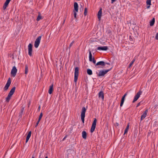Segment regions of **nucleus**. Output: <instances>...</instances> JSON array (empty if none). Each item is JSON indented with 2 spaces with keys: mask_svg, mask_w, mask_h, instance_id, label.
Listing matches in <instances>:
<instances>
[{
  "mask_svg": "<svg viewBox=\"0 0 158 158\" xmlns=\"http://www.w3.org/2000/svg\"><path fill=\"white\" fill-rule=\"evenodd\" d=\"M28 72V67L27 64L25 65V73L27 74Z\"/></svg>",
  "mask_w": 158,
  "mask_h": 158,
  "instance_id": "nucleus-23",
  "label": "nucleus"
},
{
  "mask_svg": "<svg viewBox=\"0 0 158 158\" xmlns=\"http://www.w3.org/2000/svg\"><path fill=\"white\" fill-rule=\"evenodd\" d=\"M24 110V108L23 107L21 109V111L19 114V116H20L21 117L22 116V114H23Z\"/></svg>",
  "mask_w": 158,
  "mask_h": 158,
  "instance_id": "nucleus-29",
  "label": "nucleus"
},
{
  "mask_svg": "<svg viewBox=\"0 0 158 158\" xmlns=\"http://www.w3.org/2000/svg\"><path fill=\"white\" fill-rule=\"evenodd\" d=\"M53 84H52L51 85L49 88V89L48 90V92L49 94H51L52 93L53 90Z\"/></svg>",
  "mask_w": 158,
  "mask_h": 158,
  "instance_id": "nucleus-16",
  "label": "nucleus"
},
{
  "mask_svg": "<svg viewBox=\"0 0 158 158\" xmlns=\"http://www.w3.org/2000/svg\"><path fill=\"white\" fill-rule=\"evenodd\" d=\"M97 121V119L96 118H94L90 129V132L91 133H93L96 127Z\"/></svg>",
  "mask_w": 158,
  "mask_h": 158,
  "instance_id": "nucleus-5",
  "label": "nucleus"
},
{
  "mask_svg": "<svg viewBox=\"0 0 158 158\" xmlns=\"http://www.w3.org/2000/svg\"><path fill=\"white\" fill-rule=\"evenodd\" d=\"M41 38V36L40 35L38 36L36 39L34 44V46L35 48H36L38 47L40 43Z\"/></svg>",
  "mask_w": 158,
  "mask_h": 158,
  "instance_id": "nucleus-6",
  "label": "nucleus"
},
{
  "mask_svg": "<svg viewBox=\"0 0 158 158\" xmlns=\"http://www.w3.org/2000/svg\"><path fill=\"white\" fill-rule=\"evenodd\" d=\"M45 158H48V157L47 156L45 157Z\"/></svg>",
  "mask_w": 158,
  "mask_h": 158,
  "instance_id": "nucleus-49",
  "label": "nucleus"
},
{
  "mask_svg": "<svg viewBox=\"0 0 158 158\" xmlns=\"http://www.w3.org/2000/svg\"><path fill=\"white\" fill-rule=\"evenodd\" d=\"M42 116H43V113H42V112H41L40 114V116H39L38 120L40 121Z\"/></svg>",
  "mask_w": 158,
  "mask_h": 158,
  "instance_id": "nucleus-32",
  "label": "nucleus"
},
{
  "mask_svg": "<svg viewBox=\"0 0 158 158\" xmlns=\"http://www.w3.org/2000/svg\"><path fill=\"white\" fill-rule=\"evenodd\" d=\"M112 69V67L110 68V69L105 70H101L99 71L98 73L96 72V74L98 77H104L108 72L110 71Z\"/></svg>",
  "mask_w": 158,
  "mask_h": 158,
  "instance_id": "nucleus-1",
  "label": "nucleus"
},
{
  "mask_svg": "<svg viewBox=\"0 0 158 158\" xmlns=\"http://www.w3.org/2000/svg\"><path fill=\"white\" fill-rule=\"evenodd\" d=\"M127 93H125V94H124V95L122 97L121 99H122V100H125V97L127 96Z\"/></svg>",
  "mask_w": 158,
  "mask_h": 158,
  "instance_id": "nucleus-35",
  "label": "nucleus"
},
{
  "mask_svg": "<svg viewBox=\"0 0 158 158\" xmlns=\"http://www.w3.org/2000/svg\"><path fill=\"white\" fill-rule=\"evenodd\" d=\"M142 91L141 90H139V91L137 92L134 97V99L132 101L133 103L134 102L138 99L140 97V95L142 94Z\"/></svg>",
  "mask_w": 158,
  "mask_h": 158,
  "instance_id": "nucleus-7",
  "label": "nucleus"
},
{
  "mask_svg": "<svg viewBox=\"0 0 158 158\" xmlns=\"http://www.w3.org/2000/svg\"><path fill=\"white\" fill-rule=\"evenodd\" d=\"M34 158V157L33 156L32 157V158Z\"/></svg>",
  "mask_w": 158,
  "mask_h": 158,
  "instance_id": "nucleus-48",
  "label": "nucleus"
},
{
  "mask_svg": "<svg viewBox=\"0 0 158 158\" xmlns=\"http://www.w3.org/2000/svg\"><path fill=\"white\" fill-rule=\"evenodd\" d=\"M80 10H83V8L82 7V9H81V8L80 9Z\"/></svg>",
  "mask_w": 158,
  "mask_h": 158,
  "instance_id": "nucleus-45",
  "label": "nucleus"
},
{
  "mask_svg": "<svg viewBox=\"0 0 158 158\" xmlns=\"http://www.w3.org/2000/svg\"><path fill=\"white\" fill-rule=\"evenodd\" d=\"M108 47L106 46L98 47L97 48V49L98 50H101L103 51H106L108 49Z\"/></svg>",
  "mask_w": 158,
  "mask_h": 158,
  "instance_id": "nucleus-13",
  "label": "nucleus"
},
{
  "mask_svg": "<svg viewBox=\"0 0 158 158\" xmlns=\"http://www.w3.org/2000/svg\"><path fill=\"white\" fill-rule=\"evenodd\" d=\"M38 109L39 110H40V106L39 107H38Z\"/></svg>",
  "mask_w": 158,
  "mask_h": 158,
  "instance_id": "nucleus-46",
  "label": "nucleus"
},
{
  "mask_svg": "<svg viewBox=\"0 0 158 158\" xmlns=\"http://www.w3.org/2000/svg\"><path fill=\"white\" fill-rule=\"evenodd\" d=\"M9 3V2L6 0L3 6V8L4 10L6 9V7L8 6Z\"/></svg>",
  "mask_w": 158,
  "mask_h": 158,
  "instance_id": "nucleus-20",
  "label": "nucleus"
},
{
  "mask_svg": "<svg viewBox=\"0 0 158 158\" xmlns=\"http://www.w3.org/2000/svg\"><path fill=\"white\" fill-rule=\"evenodd\" d=\"M80 10H83V8L82 7V9H81V8L80 9Z\"/></svg>",
  "mask_w": 158,
  "mask_h": 158,
  "instance_id": "nucleus-44",
  "label": "nucleus"
},
{
  "mask_svg": "<svg viewBox=\"0 0 158 158\" xmlns=\"http://www.w3.org/2000/svg\"><path fill=\"white\" fill-rule=\"evenodd\" d=\"M135 61V59H133L131 61L130 63V64H129V68H130V67H131V66L134 63V62Z\"/></svg>",
  "mask_w": 158,
  "mask_h": 158,
  "instance_id": "nucleus-27",
  "label": "nucleus"
},
{
  "mask_svg": "<svg viewBox=\"0 0 158 158\" xmlns=\"http://www.w3.org/2000/svg\"><path fill=\"white\" fill-rule=\"evenodd\" d=\"M42 19V18L40 14H39L37 17V19H36V20L38 21H39L40 20Z\"/></svg>",
  "mask_w": 158,
  "mask_h": 158,
  "instance_id": "nucleus-30",
  "label": "nucleus"
},
{
  "mask_svg": "<svg viewBox=\"0 0 158 158\" xmlns=\"http://www.w3.org/2000/svg\"><path fill=\"white\" fill-rule=\"evenodd\" d=\"M82 138L84 139H85L87 137V133L86 131H83L82 132Z\"/></svg>",
  "mask_w": 158,
  "mask_h": 158,
  "instance_id": "nucleus-19",
  "label": "nucleus"
},
{
  "mask_svg": "<svg viewBox=\"0 0 158 158\" xmlns=\"http://www.w3.org/2000/svg\"><path fill=\"white\" fill-rule=\"evenodd\" d=\"M130 41H132L133 42V39H132V38L131 36H130Z\"/></svg>",
  "mask_w": 158,
  "mask_h": 158,
  "instance_id": "nucleus-40",
  "label": "nucleus"
},
{
  "mask_svg": "<svg viewBox=\"0 0 158 158\" xmlns=\"http://www.w3.org/2000/svg\"><path fill=\"white\" fill-rule=\"evenodd\" d=\"M116 0H111V3H113L115 1H116Z\"/></svg>",
  "mask_w": 158,
  "mask_h": 158,
  "instance_id": "nucleus-42",
  "label": "nucleus"
},
{
  "mask_svg": "<svg viewBox=\"0 0 158 158\" xmlns=\"http://www.w3.org/2000/svg\"><path fill=\"white\" fill-rule=\"evenodd\" d=\"M155 22V19L153 18L152 20L150 21V26H152L154 25Z\"/></svg>",
  "mask_w": 158,
  "mask_h": 158,
  "instance_id": "nucleus-22",
  "label": "nucleus"
},
{
  "mask_svg": "<svg viewBox=\"0 0 158 158\" xmlns=\"http://www.w3.org/2000/svg\"><path fill=\"white\" fill-rule=\"evenodd\" d=\"M157 33H158V32Z\"/></svg>",
  "mask_w": 158,
  "mask_h": 158,
  "instance_id": "nucleus-50",
  "label": "nucleus"
},
{
  "mask_svg": "<svg viewBox=\"0 0 158 158\" xmlns=\"http://www.w3.org/2000/svg\"><path fill=\"white\" fill-rule=\"evenodd\" d=\"M89 61H92L94 64H96V60H95L94 57H93V59H92L91 52L89 50Z\"/></svg>",
  "mask_w": 158,
  "mask_h": 158,
  "instance_id": "nucleus-11",
  "label": "nucleus"
},
{
  "mask_svg": "<svg viewBox=\"0 0 158 158\" xmlns=\"http://www.w3.org/2000/svg\"><path fill=\"white\" fill-rule=\"evenodd\" d=\"M102 14V9L101 8L99 10L98 14V17L99 20H101Z\"/></svg>",
  "mask_w": 158,
  "mask_h": 158,
  "instance_id": "nucleus-15",
  "label": "nucleus"
},
{
  "mask_svg": "<svg viewBox=\"0 0 158 158\" xmlns=\"http://www.w3.org/2000/svg\"><path fill=\"white\" fill-rule=\"evenodd\" d=\"M155 39L156 40H158V33H157L155 36Z\"/></svg>",
  "mask_w": 158,
  "mask_h": 158,
  "instance_id": "nucleus-38",
  "label": "nucleus"
},
{
  "mask_svg": "<svg viewBox=\"0 0 158 158\" xmlns=\"http://www.w3.org/2000/svg\"><path fill=\"white\" fill-rule=\"evenodd\" d=\"M79 74V68L78 67H76L75 69L74 74L78 75Z\"/></svg>",
  "mask_w": 158,
  "mask_h": 158,
  "instance_id": "nucleus-25",
  "label": "nucleus"
},
{
  "mask_svg": "<svg viewBox=\"0 0 158 158\" xmlns=\"http://www.w3.org/2000/svg\"><path fill=\"white\" fill-rule=\"evenodd\" d=\"M146 4L147 5H148L147 6V8L148 9L150 7V5H151V0H147L146 1Z\"/></svg>",
  "mask_w": 158,
  "mask_h": 158,
  "instance_id": "nucleus-21",
  "label": "nucleus"
},
{
  "mask_svg": "<svg viewBox=\"0 0 158 158\" xmlns=\"http://www.w3.org/2000/svg\"><path fill=\"white\" fill-rule=\"evenodd\" d=\"M129 124H128L127 125L125 129V130L124 133V135L126 134L127 132L128 129H129Z\"/></svg>",
  "mask_w": 158,
  "mask_h": 158,
  "instance_id": "nucleus-24",
  "label": "nucleus"
},
{
  "mask_svg": "<svg viewBox=\"0 0 158 158\" xmlns=\"http://www.w3.org/2000/svg\"><path fill=\"white\" fill-rule=\"evenodd\" d=\"M78 76V75L74 74V81L75 82H77V80Z\"/></svg>",
  "mask_w": 158,
  "mask_h": 158,
  "instance_id": "nucleus-28",
  "label": "nucleus"
},
{
  "mask_svg": "<svg viewBox=\"0 0 158 158\" xmlns=\"http://www.w3.org/2000/svg\"><path fill=\"white\" fill-rule=\"evenodd\" d=\"M141 101L140 102H139L137 105V106H136V107H137L139 106L140 105L141 103Z\"/></svg>",
  "mask_w": 158,
  "mask_h": 158,
  "instance_id": "nucleus-39",
  "label": "nucleus"
},
{
  "mask_svg": "<svg viewBox=\"0 0 158 158\" xmlns=\"http://www.w3.org/2000/svg\"><path fill=\"white\" fill-rule=\"evenodd\" d=\"M67 137V135H66L64 136V137L63 138V139H62V140L63 141H64L65 139Z\"/></svg>",
  "mask_w": 158,
  "mask_h": 158,
  "instance_id": "nucleus-41",
  "label": "nucleus"
},
{
  "mask_svg": "<svg viewBox=\"0 0 158 158\" xmlns=\"http://www.w3.org/2000/svg\"><path fill=\"white\" fill-rule=\"evenodd\" d=\"M80 10H83V8L82 7V9H81V8L80 9Z\"/></svg>",
  "mask_w": 158,
  "mask_h": 158,
  "instance_id": "nucleus-43",
  "label": "nucleus"
},
{
  "mask_svg": "<svg viewBox=\"0 0 158 158\" xmlns=\"http://www.w3.org/2000/svg\"><path fill=\"white\" fill-rule=\"evenodd\" d=\"M74 10L73 12L74 13V18H76L77 12H78V6L77 2H75L74 4Z\"/></svg>",
  "mask_w": 158,
  "mask_h": 158,
  "instance_id": "nucleus-4",
  "label": "nucleus"
},
{
  "mask_svg": "<svg viewBox=\"0 0 158 158\" xmlns=\"http://www.w3.org/2000/svg\"><path fill=\"white\" fill-rule=\"evenodd\" d=\"M87 74L89 75H91L92 74V70L90 69H87Z\"/></svg>",
  "mask_w": 158,
  "mask_h": 158,
  "instance_id": "nucleus-26",
  "label": "nucleus"
},
{
  "mask_svg": "<svg viewBox=\"0 0 158 158\" xmlns=\"http://www.w3.org/2000/svg\"><path fill=\"white\" fill-rule=\"evenodd\" d=\"M11 81L10 80V77L8 79V80L7 81L6 83L4 88V90H5L6 91L8 89L9 87L10 86L11 84Z\"/></svg>",
  "mask_w": 158,
  "mask_h": 158,
  "instance_id": "nucleus-9",
  "label": "nucleus"
},
{
  "mask_svg": "<svg viewBox=\"0 0 158 158\" xmlns=\"http://www.w3.org/2000/svg\"><path fill=\"white\" fill-rule=\"evenodd\" d=\"M74 40H73L72 41V42L69 45V48H70V47L73 45V44H74Z\"/></svg>",
  "mask_w": 158,
  "mask_h": 158,
  "instance_id": "nucleus-36",
  "label": "nucleus"
},
{
  "mask_svg": "<svg viewBox=\"0 0 158 158\" xmlns=\"http://www.w3.org/2000/svg\"><path fill=\"white\" fill-rule=\"evenodd\" d=\"M81 116V118L82 121L83 123H84V121H85L84 118H85V116Z\"/></svg>",
  "mask_w": 158,
  "mask_h": 158,
  "instance_id": "nucleus-33",
  "label": "nucleus"
},
{
  "mask_svg": "<svg viewBox=\"0 0 158 158\" xmlns=\"http://www.w3.org/2000/svg\"><path fill=\"white\" fill-rule=\"evenodd\" d=\"M15 87L14 86L11 89L7 97L6 98V102H8L10 101L12 96L13 95L15 92Z\"/></svg>",
  "mask_w": 158,
  "mask_h": 158,
  "instance_id": "nucleus-3",
  "label": "nucleus"
},
{
  "mask_svg": "<svg viewBox=\"0 0 158 158\" xmlns=\"http://www.w3.org/2000/svg\"><path fill=\"white\" fill-rule=\"evenodd\" d=\"M88 11L87 9V8H85L84 10V14L85 16H86L87 15Z\"/></svg>",
  "mask_w": 158,
  "mask_h": 158,
  "instance_id": "nucleus-31",
  "label": "nucleus"
},
{
  "mask_svg": "<svg viewBox=\"0 0 158 158\" xmlns=\"http://www.w3.org/2000/svg\"><path fill=\"white\" fill-rule=\"evenodd\" d=\"M65 19H64L63 21V23L64 24V23L65 22Z\"/></svg>",
  "mask_w": 158,
  "mask_h": 158,
  "instance_id": "nucleus-47",
  "label": "nucleus"
},
{
  "mask_svg": "<svg viewBox=\"0 0 158 158\" xmlns=\"http://www.w3.org/2000/svg\"><path fill=\"white\" fill-rule=\"evenodd\" d=\"M17 72V69H16V67L15 66H13L11 70V76L13 77H14L16 76Z\"/></svg>",
  "mask_w": 158,
  "mask_h": 158,
  "instance_id": "nucleus-8",
  "label": "nucleus"
},
{
  "mask_svg": "<svg viewBox=\"0 0 158 158\" xmlns=\"http://www.w3.org/2000/svg\"><path fill=\"white\" fill-rule=\"evenodd\" d=\"M98 97L100 98H102V99H103L104 98V94L102 91H101L98 93Z\"/></svg>",
  "mask_w": 158,
  "mask_h": 158,
  "instance_id": "nucleus-18",
  "label": "nucleus"
},
{
  "mask_svg": "<svg viewBox=\"0 0 158 158\" xmlns=\"http://www.w3.org/2000/svg\"><path fill=\"white\" fill-rule=\"evenodd\" d=\"M86 109L85 107L82 108L81 116H85V113L86 111Z\"/></svg>",
  "mask_w": 158,
  "mask_h": 158,
  "instance_id": "nucleus-14",
  "label": "nucleus"
},
{
  "mask_svg": "<svg viewBox=\"0 0 158 158\" xmlns=\"http://www.w3.org/2000/svg\"><path fill=\"white\" fill-rule=\"evenodd\" d=\"M148 110L146 109L144 111L143 114L141 116V121H142L143 119H144L146 117L147 114V113H148Z\"/></svg>",
  "mask_w": 158,
  "mask_h": 158,
  "instance_id": "nucleus-12",
  "label": "nucleus"
},
{
  "mask_svg": "<svg viewBox=\"0 0 158 158\" xmlns=\"http://www.w3.org/2000/svg\"><path fill=\"white\" fill-rule=\"evenodd\" d=\"M40 121L39 120H38V121H37V123H36V125H35V127H37V126H38V124H39V123L40 122Z\"/></svg>",
  "mask_w": 158,
  "mask_h": 158,
  "instance_id": "nucleus-37",
  "label": "nucleus"
},
{
  "mask_svg": "<svg viewBox=\"0 0 158 158\" xmlns=\"http://www.w3.org/2000/svg\"><path fill=\"white\" fill-rule=\"evenodd\" d=\"M31 131H30L29 132V133L27 136V137H26V143H27V142L28 141V140H29L30 137H31Z\"/></svg>",
  "mask_w": 158,
  "mask_h": 158,
  "instance_id": "nucleus-17",
  "label": "nucleus"
},
{
  "mask_svg": "<svg viewBox=\"0 0 158 158\" xmlns=\"http://www.w3.org/2000/svg\"><path fill=\"white\" fill-rule=\"evenodd\" d=\"M124 100L121 99V102L120 103V106L121 107L123 105V103L124 102Z\"/></svg>",
  "mask_w": 158,
  "mask_h": 158,
  "instance_id": "nucleus-34",
  "label": "nucleus"
},
{
  "mask_svg": "<svg viewBox=\"0 0 158 158\" xmlns=\"http://www.w3.org/2000/svg\"><path fill=\"white\" fill-rule=\"evenodd\" d=\"M28 55L30 56H32V45L30 43L28 45Z\"/></svg>",
  "mask_w": 158,
  "mask_h": 158,
  "instance_id": "nucleus-10",
  "label": "nucleus"
},
{
  "mask_svg": "<svg viewBox=\"0 0 158 158\" xmlns=\"http://www.w3.org/2000/svg\"><path fill=\"white\" fill-rule=\"evenodd\" d=\"M106 64H107L109 65H110V63L105 62L104 61H101L98 62L96 64H95V66L98 68H103Z\"/></svg>",
  "mask_w": 158,
  "mask_h": 158,
  "instance_id": "nucleus-2",
  "label": "nucleus"
}]
</instances>
